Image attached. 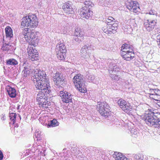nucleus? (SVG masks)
Returning a JSON list of instances; mask_svg holds the SVG:
<instances>
[{
	"mask_svg": "<svg viewBox=\"0 0 160 160\" xmlns=\"http://www.w3.org/2000/svg\"><path fill=\"white\" fill-rule=\"evenodd\" d=\"M84 3L85 6L80 9V14L82 17L88 19L92 15V12L90 9L94 6V4L89 1H86Z\"/></svg>",
	"mask_w": 160,
	"mask_h": 160,
	"instance_id": "obj_7",
	"label": "nucleus"
},
{
	"mask_svg": "<svg viewBox=\"0 0 160 160\" xmlns=\"http://www.w3.org/2000/svg\"><path fill=\"white\" fill-rule=\"evenodd\" d=\"M150 15H155L156 14V12L153 10H151L148 13Z\"/></svg>",
	"mask_w": 160,
	"mask_h": 160,
	"instance_id": "obj_45",
	"label": "nucleus"
},
{
	"mask_svg": "<svg viewBox=\"0 0 160 160\" xmlns=\"http://www.w3.org/2000/svg\"><path fill=\"white\" fill-rule=\"evenodd\" d=\"M151 34L152 36L151 38L153 39H154V38L156 37L157 35H158L157 33L155 32L154 31H153L151 33Z\"/></svg>",
	"mask_w": 160,
	"mask_h": 160,
	"instance_id": "obj_43",
	"label": "nucleus"
},
{
	"mask_svg": "<svg viewBox=\"0 0 160 160\" xmlns=\"http://www.w3.org/2000/svg\"><path fill=\"white\" fill-rule=\"evenodd\" d=\"M92 48V46L91 45L87 44L84 45L82 48L80 50V54L81 56L87 60H89L90 57L89 55H87V51L91 49Z\"/></svg>",
	"mask_w": 160,
	"mask_h": 160,
	"instance_id": "obj_14",
	"label": "nucleus"
},
{
	"mask_svg": "<svg viewBox=\"0 0 160 160\" xmlns=\"http://www.w3.org/2000/svg\"><path fill=\"white\" fill-rule=\"evenodd\" d=\"M57 90L59 92V95L64 102L68 103L72 102L73 96L70 92L64 91L61 86H59Z\"/></svg>",
	"mask_w": 160,
	"mask_h": 160,
	"instance_id": "obj_9",
	"label": "nucleus"
},
{
	"mask_svg": "<svg viewBox=\"0 0 160 160\" xmlns=\"http://www.w3.org/2000/svg\"><path fill=\"white\" fill-rule=\"evenodd\" d=\"M156 23V21L155 20H147L144 22V27L147 31L150 32L154 29Z\"/></svg>",
	"mask_w": 160,
	"mask_h": 160,
	"instance_id": "obj_16",
	"label": "nucleus"
},
{
	"mask_svg": "<svg viewBox=\"0 0 160 160\" xmlns=\"http://www.w3.org/2000/svg\"><path fill=\"white\" fill-rule=\"evenodd\" d=\"M3 157V154L2 152L0 150V160H2Z\"/></svg>",
	"mask_w": 160,
	"mask_h": 160,
	"instance_id": "obj_47",
	"label": "nucleus"
},
{
	"mask_svg": "<svg viewBox=\"0 0 160 160\" xmlns=\"http://www.w3.org/2000/svg\"><path fill=\"white\" fill-rule=\"evenodd\" d=\"M155 32L157 33L158 34H160V30L159 29L157 28L155 29L154 31Z\"/></svg>",
	"mask_w": 160,
	"mask_h": 160,
	"instance_id": "obj_48",
	"label": "nucleus"
},
{
	"mask_svg": "<svg viewBox=\"0 0 160 160\" xmlns=\"http://www.w3.org/2000/svg\"><path fill=\"white\" fill-rule=\"evenodd\" d=\"M59 122L55 119H54L52 120H51L48 123V125L50 127H55L58 126Z\"/></svg>",
	"mask_w": 160,
	"mask_h": 160,
	"instance_id": "obj_31",
	"label": "nucleus"
},
{
	"mask_svg": "<svg viewBox=\"0 0 160 160\" xmlns=\"http://www.w3.org/2000/svg\"><path fill=\"white\" fill-rule=\"evenodd\" d=\"M6 65L15 66L18 64V62L17 60L14 58H10L6 60Z\"/></svg>",
	"mask_w": 160,
	"mask_h": 160,
	"instance_id": "obj_23",
	"label": "nucleus"
},
{
	"mask_svg": "<svg viewBox=\"0 0 160 160\" xmlns=\"http://www.w3.org/2000/svg\"><path fill=\"white\" fill-rule=\"evenodd\" d=\"M56 51L58 58L60 60H64L67 50L64 44L62 43H58L56 46Z\"/></svg>",
	"mask_w": 160,
	"mask_h": 160,
	"instance_id": "obj_10",
	"label": "nucleus"
},
{
	"mask_svg": "<svg viewBox=\"0 0 160 160\" xmlns=\"http://www.w3.org/2000/svg\"><path fill=\"white\" fill-rule=\"evenodd\" d=\"M114 22H111L110 23H108L107 24L108 25L110 28H111L112 29V30H113V32H115L116 30L117 29L118 25L117 23H114Z\"/></svg>",
	"mask_w": 160,
	"mask_h": 160,
	"instance_id": "obj_29",
	"label": "nucleus"
},
{
	"mask_svg": "<svg viewBox=\"0 0 160 160\" xmlns=\"http://www.w3.org/2000/svg\"><path fill=\"white\" fill-rule=\"evenodd\" d=\"M84 84L83 83L82 84L80 85L79 86L76 87V88L78 89V90L81 92L84 93L86 91V89L84 87Z\"/></svg>",
	"mask_w": 160,
	"mask_h": 160,
	"instance_id": "obj_34",
	"label": "nucleus"
},
{
	"mask_svg": "<svg viewBox=\"0 0 160 160\" xmlns=\"http://www.w3.org/2000/svg\"><path fill=\"white\" fill-rule=\"evenodd\" d=\"M32 46L29 44L27 48L28 54L29 58L32 61H37L38 60V55L37 50L35 49V47H32Z\"/></svg>",
	"mask_w": 160,
	"mask_h": 160,
	"instance_id": "obj_12",
	"label": "nucleus"
},
{
	"mask_svg": "<svg viewBox=\"0 0 160 160\" xmlns=\"http://www.w3.org/2000/svg\"><path fill=\"white\" fill-rule=\"evenodd\" d=\"M46 74L45 72L43 71L38 70L37 72H36L33 76L32 79L35 86L36 84L38 85L41 84H43L47 83L49 84L48 82V79L46 78Z\"/></svg>",
	"mask_w": 160,
	"mask_h": 160,
	"instance_id": "obj_6",
	"label": "nucleus"
},
{
	"mask_svg": "<svg viewBox=\"0 0 160 160\" xmlns=\"http://www.w3.org/2000/svg\"><path fill=\"white\" fill-rule=\"evenodd\" d=\"M65 31H63L62 32L61 31V33H65V32H64Z\"/></svg>",
	"mask_w": 160,
	"mask_h": 160,
	"instance_id": "obj_52",
	"label": "nucleus"
},
{
	"mask_svg": "<svg viewBox=\"0 0 160 160\" xmlns=\"http://www.w3.org/2000/svg\"><path fill=\"white\" fill-rule=\"evenodd\" d=\"M156 37L157 38V41L158 44L160 43V34L157 35Z\"/></svg>",
	"mask_w": 160,
	"mask_h": 160,
	"instance_id": "obj_42",
	"label": "nucleus"
},
{
	"mask_svg": "<svg viewBox=\"0 0 160 160\" xmlns=\"http://www.w3.org/2000/svg\"><path fill=\"white\" fill-rule=\"evenodd\" d=\"M17 114L15 113L12 112L10 113L9 118L11 120L10 124H14L16 120Z\"/></svg>",
	"mask_w": 160,
	"mask_h": 160,
	"instance_id": "obj_30",
	"label": "nucleus"
},
{
	"mask_svg": "<svg viewBox=\"0 0 160 160\" xmlns=\"http://www.w3.org/2000/svg\"><path fill=\"white\" fill-rule=\"evenodd\" d=\"M20 106V105H18L17 107V110H19V109Z\"/></svg>",
	"mask_w": 160,
	"mask_h": 160,
	"instance_id": "obj_49",
	"label": "nucleus"
},
{
	"mask_svg": "<svg viewBox=\"0 0 160 160\" xmlns=\"http://www.w3.org/2000/svg\"><path fill=\"white\" fill-rule=\"evenodd\" d=\"M83 35V32L81 31V29L77 28L75 30L73 38L77 42L81 41Z\"/></svg>",
	"mask_w": 160,
	"mask_h": 160,
	"instance_id": "obj_18",
	"label": "nucleus"
},
{
	"mask_svg": "<svg viewBox=\"0 0 160 160\" xmlns=\"http://www.w3.org/2000/svg\"><path fill=\"white\" fill-rule=\"evenodd\" d=\"M22 35L26 41L28 42L29 44L36 46L38 42L36 33L33 30L29 28H25L22 32Z\"/></svg>",
	"mask_w": 160,
	"mask_h": 160,
	"instance_id": "obj_2",
	"label": "nucleus"
},
{
	"mask_svg": "<svg viewBox=\"0 0 160 160\" xmlns=\"http://www.w3.org/2000/svg\"><path fill=\"white\" fill-rule=\"evenodd\" d=\"M157 114L150 110L145 114L144 119L148 126H151L155 125V127L160 128V120H159L157 116Z\"/></svg>",
	"mask_w": 160,
	"mask_h": 160,
	"instance_id": "obj_3",
	"label": "nucleus"
},
{
	"mask_svg": "<svg viewBox=\"0 0 160 160\" xmlns=\"http://www.w3.org/2000/svg\"><path fill=\"white\" fill-rule=\"evenodd\" d=\"M12 108H14V107L13 106H11L10 107V109H12Z\"/></svg>",
	"mask_w": 160,
	"mask_h": 160,
	"instance_id": "obj_50",
	"label": "nucleus"
},
{
	"mask_svg": "<svg viewBox=\"0 0 160 160\" xmlns=\"http://www.w3.org/2000/svg\"><path fill=\"white\" fill-rule=\"evenodd\" d=\"M65 78L61 73L57 72L53 77V80L56 84H62L65 82Z\"/></svg>",
	"mask_w": 160,
	"mask_h": 160,
	"instance_id": "obj_15",
	"label": "nucleus"
},
{
	"mask_svg": "<svg viewBox=\"0 0 160 160\" xmlns=\"http://www.w3.org/2000/svg\"><path fill=\"white\" fill-rule=\"evenodd\" d=\"M6 36L7 38H11L12 37L13 34L11 28L9 27H7L5 29Z\"/></svg>",
	"mask_w": 160,
	"mask_h": 160,
	"instance_id": "obj_27",
	"label": "nucleus"
},
{
	"mask_svg": "<svg viewBox=\"0 0 160 160\" xmlns=\"http://www.w3.org/2000/svg\"><path fill=\"white\" fill-rule=\"evenodd\" d=\"M157 97V98H155L154 100L157 101V103L158 105L160 107V94H159Z\"/></svg>",
	"mask_w": 160,
	"mask_h": 160,
	"instance_id": "obj_40",
	"label": "nucleus"
},
{
	"mask_svg": "<svg viewBox=\"0 0 160 160\" xmlns=\"http://www.w3.org/2000/svg\"><path fill=\"white\" fill-rule=\"evenodd\" d=\"M45 150H43L41 151L40 152V155L42 156H45Z\"/></svg>",
	"mask_w": 160,
	"mask_h": 160,
	"instance_id": "obj_46",
	"label": "nucleus"
},
{
	"mask_svg": "<svg viewBox=\"0 0 160 160\" xmlns=\"http://www.w3.org/2000/svg\"><path fill=\"white\" fill-rule=\"evenodd\" d=\"M109 106L104 102H98L97 106V109L102 116L107 118L111 115Z\"/></svg>",
	"mask_w": 160,
	"mask_h": 160,
	"instance_id": "obj_8",
	"label": "nucleus"
},
{
	"mask_svg": "<svg viewBox=\"0 0 160 160\" xmlns=\"http://www.w3.org/2000/svg\"><path fill=\"white\" fill-rule=\"evenodd\" d=\"M40 134L41 132H36L35 133V136H36V138L39 137Z\"/></svg>",
	"mask_w": 160,
	"mask_h": 160,
	"instance_id": "obj_44",
	"label": "nucleus"
},
{
	"mask_svg": "<svg viewBox=\"0 0 160 160\" xmlns=\"http://www.w3.org/2000/svg\"><path fill=\"white\" fill-rule=\"evenodd\" d=\"M87 80L89 82L93 83H96L97 81L95 79V77L93 75L91 74H88L86 76Z\"/></svg>",
	"mask_w": 160,
	"mask_h": 160,
	"instance_id": "obj_26",
	"label": "nucleus"
},
{
	"mask_svg": "<svg viewBox=\"0 0 160 160\" xmlns=\"http://www.w3.org/2000/svg\"><path fill=\"white\" fill-rule=\"evenodd\" d=\"M129 21L130 27V28H129V32H131L132 30V29L131 28H132V27L133 26V27H135L137 25L135 23V20L134 19H130L129 20Z\"/></svg>",
	"mask_w": 160,
	"mask_h": 160,
	"instance_id": "obj_33",
	"label": "nucleus"
},
{
	"mask_svg": "<svg viewBox=\"0 0 160 160\" xmlns=\"http://www.w3.org/2000/svg\"><path fill=\"white\" fill-rule=\"evenodd\" d=\"M17 128H18V127H15L14 129L15 130H16V129L17 130Z\"/></svg>",
	"mask_w": 160,
	"mask_h": 160,
	"instance_id": "obj_51",
	"label": "nucleus"
},
{
	"mask_svg": "<svg viewBox=\"0 0 160 160\" xmlns=\"http://www.w3.org/2000/svg\"><path fill=\"white\" fill-rule=\"evenodd\" d=\"M113 157L116 160H128L127 158L121 153L115 152Z\"/></svg>",
	"mask_w": 160,
	"mask_h": 160,
	"instance_id": "obj_22",
	"label": "nucleus"
},
{
	"mask_svg": "<svg viewBox=\"0 0 160 160\" xmlns=\"http://www.w3.org/2000/svg\"><path fill=\"white\" fill-rule=\"evenodd\" d=\"M133 157L136 160H143V155L140 154H135Z\"/></svg>",
	"mask_w": 160,
	"mask_h": 160,
	"instance_id": "obj_37",
	"label": "nucleus"
},
{
	"mask_svg": "<svg viewBox=\"0 0 160 160\" xmlns=\"http://www.w3.org/2000/svg\"><path fill=\"white\" fill-rule=\"evenodd\" d=\"M41 84L38 85L36 84V88L38 89L41 90L37 94V101L38 102L39 107L43 109L47 108L50 106V102H48L46 98H48L49 97V94L51 92V87L49 84Z\"/></svg>",
	"mask_w": 160,
	"mask_h": 160,
	"instance_id": "obj_1",
	"label": "nucleus"
},
{
	"mask_svg": "<svg viewBox=\"0 0 160 160\" xmlns=\"http://www.w3.org/2000/svg\"><path fill=\"white\" fill-rule=\"evenodd\" d=\"M118 103L120 107L125 112L128 114L132 113V107L129 103L122 99H120L118 101Z\"/></svg>",
	"mask_w": 160,
	"mask_h": 160,
	"instance_id": "obj_11",
	"label": "nucleus"
},
{
	"mask_svg": "<svg viewBox=\"0 0 160 160\" xmlns=\"http://www.w3.org/2000/svg\"><path fill=\"white\" fill-rule=\"evenodd\" d=\"M112 29L111 28H110L106 24L102 28V30L103 32L107 34H111L115 33Z\"/></svg>",
	"mask_w": 160,
	"mask_h": 160,
	"instance_id": "obj_24",
	"label": "nucleus"
},
{
	"mask_svg": "<svg viewBox=\"0 0 160 160\" xmlns=\"http://www.w3.org/2000/svg\"><path fill=\"white\" fill-rule=\"evenodd\" d=\"M11 46L8 44L3 43L2 47V49L3 51H8L10 48Z\"/></svg>",
	"mask_w": 160,
	"mask_h": 160,
	"instance_id": "obj_36",
	"label": "nucleus"
},
{
	"mask_svg": "<svg viewBox=\"0 0 160 160\" xmlns=\"http://www.w3.org/2000/svg\"><path fill=\"white\" fill-rule=\"evenodd\" d=\"M38 19L34 14H29L22 19L21 25L24 27H29L31 28H36L38 24Z\"/></svg>",
	"mask_w": 160,
	"mask_h": 160,
	"instance_id": "obj_4",
	"label": "nucleus"
},
{
	"mask_svg": "<svg viewBox=\"0 0 160 160\" xmlns=\"http://www.w3.org/2000/svg\"><path fill=\"white\" fill-rule=\"evenodd\" d=\"M114 20V19L112 17H109L108 18L106 19V24H107L108 23H110V22H113V20Z\"/></svg>",
	"mask_w": 160,
	"mask_h": 160,
	"instance_id": "obj_38",
	"label": "nucleus"
},
{
	"mask_svg": "<svg viewBox=\"0 0 160 160\" xmlns=\"http://www.w3.org/2000/svg\"><path fill=\"white\" fill-rule=\"evenodd\" d=\"M110 76L111 78H112V79L114 80L115 82L119 81L118 83H119L120 84H122L124 82V80L118 77V76L115 74L113 75L112 74L110 73Z\"/></svg>",
	"mask_w": 160,
	"mask_h": 160,
	"instance_id": "obj_25",
	"label": "nucleus"
},
{
	"mask_svg": "<svg viewBox=\"0 0 160 160\" xmlns=\"http://www.w3.org/2000/svg\"><path fill=\"white\" fill-rule=\"evenodd\" d=\"M5 89L7 93L10 97L12 98L16 97L17 94L16 90L14 88L8 85L6 87Z\"/></svg>",
	"mask_w": 160,
	"mask_h": 160,
	"instance_id": "obj_20",
	"label": "nucleus"
},
{
	"mask_svg": "<svg viewBox=\"0 0 160 160\" xmlns=\"http://www.w3.org/2000/svg\"><path fill=\"white\" fill-rule=\"evenodd\" d=\"M29 70L30 69L28 68H26L23 70L22 72V75L24 78H26L29 75L30 72Z\"/></svg>",
	"mask_w": 160,
	"mask_h": 160,
	"instance_id": "obj_35",
	"label": "nucleus"
},
{
	"mask_svg": "<svg viewBox=\"0 0 160 160\" xmlns=\"http://www.w3.org/2000/svg\"><path fill=\"white\" fill-rule=\"evenodd\" d=\"M100 2L102 3H103V4H110L112 1V0H99Z\"/></svg>",
	"mask_w": 160,
	"mask_h": 160,
	"instance_id": "obj_39",
	"label": "nucleus"
},
{
	"mask_svg": "<svg viewBox=\"0 0 160 160\" xmlns=\"http://www.w3.org/2000/svg\"><path fill=\"white\" fill-rule=\"evenodd\" d=\"M131 135L133 137H136L139 134L138 130L136 128H133L131 130Z\"/></svg>",
	"mask_w": 160,
	"mask_h": 160,
	"instance_id": "obj_32",
	"label": "nucleus"
},
{
	"mask_svg": "<svg viewBox=\"0 0 160 160\" xmlns=\"http://www.w3.org/2000/svg\"><path fill=\"white\" fill-rule=\"evenodd\" d=\"M28 64V62L27 61L24 62L23 63V66L24 67V69L25 68H26L29 67Z\"/></svg>",
	"mask_w": 160,
	"mask_h": 160,
	"instance_id": "obj_41",
	"label": "nucleus"
},
{
	"mask_svg": "<svg viewBox=\"0 0 160 160\" xmlns=\"http://www.w3.org/2000/svg\"><path fill=\"white\" fill-rule=\"evenodd\" d=\"M111 69L108 70L109 72L110 73H116L117 72H120L121 70V68L118 65H116L113 66L112 68H110Z\"/></svg>",
	"mask_w": 160,
	"mask_h": 160,
	"instance_id": "obj_28",
	"label": "nucleus"
},
{
	"mask_svg": "<svg viewBox=\"0 0 160 160\" xmlns=\"http://www.w3.org/2000/svg\"><path fill=\"white\" fill-rule=\"evenodd\" d=\"M73 82L75 87L80 86V85L84 83L83 76L80 74H78L73 78Z\"/></svg>",
	"mask_w": 160,
	"mask_h": 160,
	"instance_id": "obj_17",
	"label": "nucleus"
},
{
	"mask_svg": "<svg viewBox=\"0 0 160 160\" xmlns=\"http://www.w3.org/2000/svg\"><path fill=\"white\" fill-rule=\"evenodd\" d=\"M150 97L153 99L157 98V96L160 94V90L158 89H150Z\"/></svg>",
	"mask_w": 160,
	"mask_h": 160,
	"instance_id": "obj_21",
	"label": "nucleus"
},
{
	"mask_svg": "<svg viewBox=\"0 0 160 160\" xmlns=\"http://www.w3.org/2000/svg\"><path fill=\"white\" fill-rule=\"evenodd\" d=\"M62 8L64 12L67 15L72 14L74 13L73 8L68 3H64L62 7Z\"/></svg>",
	"mask_w": 160,
	"mask_h": 160,
	"instance_id": "obj_19",
	"label": "nucleus"
},
{
	"mask_svg": "<svg viewBox=\"0 0 160 160\" xmlns=\"http://www.w3.org/2000/svg\"><path fill=\"white\" fill-rule=\"evenodd\" d=\"M121 53L122 58L127 61L132 59L134 57V53L132 45L126 43L123 44L121 47Z\"/></svg>",
	"mask_w": 160,
	"mask_h": 160,
	"instance_id": "obj_5",
	"label": "nucleus"
},
{
	"mask_svg": "<svg viewBox=\"0 0 160 160\" xmlns=\"http://www.w3.org/2000/svg\"><path fill=\"white\" fill-rule=\"evenodd\" d=\"M138 2L132 0H128L126 2L127 8L129 10L135 13L139 12L140 9L138 6L137 5Z\"/></svg>",
	"mask_w": 160,
	"mask_h": 160,
	"instance_id": "obj_13",
	"label": "nucleus"
}]
</instances>
